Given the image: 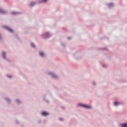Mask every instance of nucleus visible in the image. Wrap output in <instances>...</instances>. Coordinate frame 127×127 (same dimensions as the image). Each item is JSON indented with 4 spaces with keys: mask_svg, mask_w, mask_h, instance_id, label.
<instances>
[{
    "mask_svg": "<svg viewBox=\"0 0 127 127\" xmlns=\"http://www.w3.org/2000/svg\"><path fill=\"white\" fill-rule=\"evenodd\" d=\"M1 57L6 62L10 63V60L7 59V57H6V52H2Z\"/></svg>",
    "mask_w": 127,
    "mask_h": 127,
    "instance_id": "obj_3",
    "label": "nucleus"
},
{
    "mask_svg": "<svg viewBox=\"0 0 127 127\" xmlns=\"http://www.w3.org/2000/svg\"><path fill=\"white\" fill-rule=\"evenodd\" d=\"M98 50H102V51H106L107 50V48H100L98 49Z\"/></svg>",
    "mask_w": 127,
    "mask_h": 127,
    "instance_id": "obj_17",
    "label": "nucleus"
},
{
    "mask_svg": "<svg viewBox=\"0 0 127 127\" xmlns=\"http://www.w3.org/2000/svg\"><path fill=\"white\" fill-rule=\"evenodd\" d=\"M36 3H38V2H31V3L30 4V6H34V5H35V4H36Z\"/></svg>",
    "mask_w": 127,
    "mask_h": 127,
    "instance_id": "obj_15",
    "label": "nucleus"
},
{
    "mask_svg": "<svg viewBox=\"0 0 127 127\" xmlns=\"http://www.w3.org/2000/svg\"><path fill=\"white\" fill-rule=\"evenodd\" d=\"M122 103H119L117 101H115L114 103V105L115 107H118V106H120V105H122Z\"/></svg>",
    "mask_w": 127,
    "mask_h": 127,
    "instance_id": "obj_8",
    "label": "nucleus"
},
{
    "mask_svg": "<svg viewBox=\"0 0 127 127\" xmlns=\"http://www.w3.org/2000/svg\"><path fill=\"white\" fill-rule=\"evenodd\" d=\"M16 37L17 39L18 40H19V41H21V40H20V38L19 37L18 35H16Z\"/></svg>",
    "mask_w": 127,
    "mask_h": 127,
    "instance_id": "obj_22",
    "label": "nucleus"
},
{
    "mask_svg": "<svg viewBox=\"0 0 127 127\" xmlns=\"http://www.w3.org/2000/svg\"><path fill=\"white\" fill-rule=\"evenodd\" d=\"M39 55L41 56V57L44 58L45 57V53L43 52H39Z\"/></svg>",
    "mask_w": 127,
    "mask_h": 127,
    "instance_id": "obj_10",
    "label": "nucleus"
},
{
    "mask_svg": "<svg viewBox=\"0 0 127 127\" xmlns=\"http://www.w3.org/2000/svg\"><path fill=\"white\" fill-rule=\"evenodd\" d=\"M3 28L4 29H6V30H7V31H9V32H10L11 33H13V30L12 29L10 28L9 27L7 26H3Z\"/></svg>",
    "mask_w": 127,
    "mask_h": 127,
    "instance_id": "obj_6",
    "label": "nucleus"
},
{
    "mask_svg": "<svg viewBox=\"0 0 127 127\" xmlns=\"http://www.w3.org/2000/svg\"><path fill=\"white\" fill-rule=\"evenodd\" d=\"M92 85H93V86H96V82H95V81H94V82H93V83H92Z\"/></svg>",
    "mask_w": 127,
    "mask_h": 127,
    "instance_id": "obj_26",
    "label": "nucleus"
},
{
    "mask_svg": "<svg viewBox=\"0 0 127 127\" xmlns=\"http://www.w3.org/2000/svg\"><path fill=\"white\" fill-rule=\"evenodd\" d=\"M42 38L43 39H48V38H50V35L49 34V32H47L45 34L42 35Z\"/></svg>",
    "mask_w": 127,
    "mask_h": 127,
    "instance_id": "obj_4",
    "label": "nucleus"
},
{
    "mask_svg": "<svg viewBox=\"0 0 127 127\" xmlns=\"http://www.w3.org/2000/svg\"><path fill=\"white\" fill-rule=\"evenodd\" d=\"M67 39H68V40H70V39H71V37H68L67 38Z\"/></svg>",
    "mask_w": 127,
    "mask_h": 127,
    "instance_id": "obj_31",
    "label": "nucleus"
},
{
    "mask_svg": "<svg viewBox=\"0 0 127 127\" xmlns=\"http://www.w3.org/2000/svg\"><path fill=\"white\" fill-rule=\"evenodd\" d=\"M19 12H12L11 14L12 15H17V14H19Z\"/></svg>",
    "mask_w": 127,
    "mask_h": 127,
    "instance_id": "obj_16",
    "label": "nucleus"
},
{
    "mask_svg": "<svg viewBox=\"0 0 127 127\" xmlns=\"http://www.w3.org/2000/svg\"><path fill=\"white\" fill-rule=\"evenodd\" d=\"M61 45H62V46H63V47H65V44L61 42Z\"/></svg>",
    "mask_w": 127,
    "mask_h": 127,
    "instance_id": "obj_25",
    "label": "nucleus"
},
{
    "mask_svg": "<svg viewBox=\"0 0 127 127\" xmlns=\"http://www.w3.org/2000/svg\"><path fill=\"white\" fill-rule=\"evenodd\" d=\"M41 116L42 117H48L49 113L47 112V111H43L41 113Z\"/></svg>",
    "mask_w": 127,
    "mask_h": 127,
    "instance_id": "obj_7",
    "label": "nucleus"
},
{
    "mask_svg": "<svg viewBox=\"0 0 127 127\" xmlns=\"http://www.w3.org/2000/svg\"><path fill=\"white\" fill-rule=\"evenodd\" d=\"M43 100L45 102H46V103H47L48 104L49 103V100L48 99H46V94H45V95H44L43 97Z\"/></svg>",
    "mask_w": 127,
    "mask_h": 127,
    "instance_id": "obj_9",
    "label": "nucleus"
},
{
    "mask_svg": "<svg viewBox=\"0 0 127 127\" xmlns=\"http://www.w3.org/2000/svg\"><path fill=\"white\" fill-rule=\"evenodd\" d=\"M47 0H40L38 2V4L41 3L42 2H47Z\"/></svg>",
    "mask_w": 127,
    "mask_h": 127,
    "instance_id": "obj_12",
    "label": "nucleus"
},
{
    "mask_svg": "<svg viewBox=\"0 0 127 127\" xmlns=\"http://www.w3.org/2000/svg\"><path fill=\"white\" fill-rule=\"evenodd\" d=\"M59 120L61 121V122L63 121V118H59Z\"/></svg>",
    "mask_w": 127,
    "mask_h": 127,
    "instance_id": "obj_27",
    "label": "nucleus"
},
{
    "mask_svg": "<svg viewBox=\"0 0 127 127\" xmlns=\"http://www.w3.org/2000/svg\"><path fill=\"white\" fill-rule=\"evenodd\" d=\"M107 5L109 7H112L114 6V4L113 3H109L107 4Z\"/></svg>",
    "mask_w": 127,
    "mask_h": 127,
    "instance_id": "obj_18",
    "label": "nucleus"
},
{
    "mask_svg": "<svg viewBox=\"0 0 127 127\" xmlns=\"http://www.w3.org/2000/svg\"><path fill=\"white\" fill-rule=\"evenodd\" d=\"M31 46L34 49H35V48H36V46H35V45H34V44L33 43H31Z\"/></svg>",
    "mask_w": 127,
    "mask_h": 127,
    "instance_id": "obj_20",
    "label": "nucleus"
},
{
    "mask_svg": "<svg viewBox=\"0 0 127 127\" xmlns=\"http://www.w3.org/2000/svg\"><path fill=\"white\" fill-rule=\"evenodd\" d=\"M48 75H49L52 79H54V80H58L59 79L58 76L53 72H48Z\"/></svg>",
    "mask_w": 127,
    "mask_h": 127,
    "instance_id": "obj_2",
    "label": "nucleus"
},
{
    "mask_svg": "<svg viewBox=\"0 0 127 127\" xmlns=\"http://www.w3.org/2000/svg\"><path fill=\"white\" fill-rule=\"evenodd\" d=\"M15 122L16 125H19V121H18V120H15Z\"/></svg>",
    "mask_w": 127,
    "mask_h": 127,
    "instance_id": "obj_21",
    "label": "nucleus"
},
{
    "mask_svg": "<svg viewBox=\"0 0 127 127\" xmlns=\"http://www.w3.org/2000/svg\"><path fill=\"white\" fill-rule=\"evenodd\" d=\"M5 101H7V103H8V104H10L11 102V100L9 99V98L6 97L4 98Z\"/></svg>",
    "mask_w": 127,
    "mask_h": 127,
    "instance_id": "obj_13",
    "label": "nucleus"
},
{
    "mask_svg": "<svg viewBox=\"0 0 127 127\" xmlns=\"http://www.w3.org/2000/svg\"><path fill=\"white\" fill-rule=\"evenodd\" d=\"M6 76H7V78H9V79L11 78V75L7 74Z\"/></svg>",
    "mask_w": 127,
    "mask_h": 127,
    "instance_id": "obj_24",
    "label": "nucleus"
},
{
    "mask_svg": "<svg viewBox=\"0 0 127 127\" xmlns=\"http://www.w3.org/2000/svg\"><path fill=\"white\" fill-rule=\"evenodd\" d=\"M0 14L1 15H7V12L3 9V8L0 7Z\"/></svg>",
    "mask_w": 127,
    "mask_h": 127,
    "instance_id": "obj_5",
    "label": "nucleus"
},
{
    "mask_svg": "<svg viewBox=\"0 0 127 127\" xmlns=\"http://www.w3.org/2000/svg\"><path fill=\"white\" fill-rule=\"evenodd\" d=\"M103 68H106V64H102Z\"/></svg>",
    "mask_w": 127,
    "mask_h": 127,
    "instance_id": "obj_28",
    "label": "nucleus"
},
{
    "mask_svg": "<svg viewBox=\"0 0 127 127\" xmlns=\"http://www.w3.org/2000/svg\"><path fill=\"white\" fill-rule=\"evenodd\" d=\"M120 127H127V123L121 124L120 125Z\"/></svg>",
    "mask_w": 127,
    "mask_h": 127,
    "instance_id": "obj_11",
    "label": "nucleus"
},
{
    "mask_svg": "<svg viewBox=\"0 0 127 127\" xmlns=\"http://www.w3.org/2000/svg\"><path fill=\"white\" fill-rule=\"evenodd\" d=\"M15 102L16 104H17L18 105H20V104H21V101L18 99L15 100Z\"/></svg>",
    "mask_w": 127,
    "mask_h": 127,
    "instance_id": "obj_14",
    "label": "nucleus"
},
{
    "mask_svg": "<svg viewBox=\"0 0 127 127\" xmlns=\"http://www.w3.org/2000/svg\"><path fill=\"white\" fill-rule=\"evenodd\" d=\"M77 107H80V108H83V109H86L87 110H89V109H92V106L87 105L83 103H78L77 104Z\"/></svg>",
    "mask_w": 127,
    "mask_h": 127,
    "instance_id": "obj_1",
    "label": "nucleus"
},
{
    "mask_svg": "<svg viewBox=\"0 0 127 127\" xmlns=\"http://www.w3.org/2000/svg\"><path fill=\"white\" fill-rule=\"evenodd\" d=\"M61 108H62V109H63V110H64V109H65V107H63V106H62Z\"/></svg>",
    "mask_w": 127,
    "mask_h": 127,
    "instance_id": "obj_30",
    "label": "nucleus"
},
{
    "mask_svg": "<svg viewBox=\"0 0 127 127\" xmlns=\"http://www.w3.org/2000/svg\"><path fill=\"white\" fill-rule=\"evenodd\" d=\"M75 54H76V53H73V57H75Z\"/></svg>",
    "mask_w": 127,
    "mask_h": 127,
    "instance_id": "obj_32",
    "label": "nucleus"
},
{
    "mask_svg": "<svg viewBox=\"0 0 127 127\" xmlns=\"http://www.w3.org/2000/svg\"><path fill=\"white\" fill-rule=\"evenodd\" d=\"M107 39V40H109V38L106 37L105 36L100 38V39H101L102 40H103V39Z\"/></svg>",
    "mask_w": 127,
    "mask_h": 127,
    "instance_id": "obj_19",
    "label": "nucleus"
},
{
    "mask_svg": "<svg viewBox=\"0 0 127 127\" xmlns=\"http://www.w3.org/2000/svg\"><path fill=\"white\" fill-rule=\"evenodd\" d=\"M38 122L39 123V124H41L42 123L41 120H39Z\"/></svg>",
    "mask_w": 127,
    "mask_h": 127,
    "instance_id": "obj_29",
    "label": "nucleus"
},
{
    "mask_svg": "<svg viewBox=\"0 0 127 127\" xmlns=\"http://www.w3.org/2000/svg\"><path fill=\"white\" fill-rule=\"evenodd\" d=\"M3 39H2V37H1V34H0V41H3Z\"/></svg>",
    "mask_w": 127,
    "mask_h": 127,
    "instance_id": "obj_23",
    "label": "nucleus"
}]
</instances>
